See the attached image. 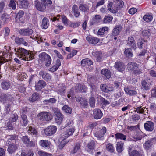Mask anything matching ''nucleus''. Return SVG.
<instances>
[{"instance_id":"obj_61","label":"nucleus","mask_w":156,"mask_h":156,"mask_svg":"<svg viewBox=\"0 0 156 156\" xmlns=\"http://www.w3.org/2000/svg\"><path fill=\"white\" fill-rule=\"evenodd\" d=\"M18 116L16 114H14L9 119V121L12 122H14L18 120Z\"/></svg>"},{"instance_id":"obj_24","label":"nucleus","mask_w":156,"mask_h":156,"mask_svg":"<svg viewBox=\"0 0 156 156\" xmlns=\"http://www.w3.org/2000/svg\"><path fill=\"white\" fill-rule=\"evenodd\" d=\"M153 138L145 142L144 146L146 149L149 150L153 144Z\"/></svg>"},{"instance_id":"obj_50","label":"nucleus","mask_w":156,"mask_h":156,"mask_svg":"<svg viewBox=\"0 0 156 156\" xmlns=\"http://www.w3.org/2000/svg\"><path fill=\"white\" fill-rule=\"evenodd\" d=\"M40 143L41 145L44 147H48L49 146V143L48 140H41Z\"/></svg>"},{"instance_id":"obj_16","label":"nucleus","mask_w":156,"mask_h":156,"mask_svg":"<svg viewBox=\"0 0 156 156\" xmlns=\"http://www.w3.org/2000/svg\"><path fill=\"white\" fill-rule=\"evenodd\" d=\"M94 118L96 119H100L103 116V113L99 109H95L94 110Z\"/></svg>"},{"instance_id":"obj_58","label":"nucleus","mask_w":156,"mask_h":156,"mask_svg":"<svg viewBox=\"0 0 156 156\" xmlns=\"http://www.w3.org/2000/svg\"><path fill=\"white\" fill-rule=\"evenodd\" d=\"M89 104L91 107L94 108L95 107V100L94 97H91L90 98Z\"/></svg>"},{"instance_id":"obj_14","label":"nucleus","mask_w":156,"mask_h":156,"mask_svg":"<svg viewBox=\"0 0 156 156\" xmlns=\"http://www.w3.org/2000/svg\"><path fill=\"white\" fill-rule=\"evenodd\" d=\"M75 129L74 128H70L62 134L61 137L62 138H67L69 136L72 135Z\"/></svg>"},{"instance_id":"obj_29","label":"nucleus","mask_w":156,"mask_h":156,"mask_svg":"<svg viewBox=\"0 0 156 156\" xmlns=\"http://www.w3.org/2000/svg\"><path fill=\"white\" fill-rule=\"evenodd\" d=\"M122 27L121 26H116L113 29L112 35L113 36H116L119 34L120 31L122 30Z\"/></svg>"},{"instance_id":"obj_44","label":"nucleus","mask_w":156,"mask_h":156,"mask_svg":"<svg viewBox=\"0 0 156 156\" xmlns=\"http://www.w3.org/2000/svg\"><path fill=\"white\" fill-rule=\"evenodd\" d=\"M113 19V17L111 16H105L103 20V22L105 23H109Z\"/></svg>"},{"instance_id":"obj_39","label":"nucleus","mask_w":156,"mask_h":156,"mask_svg":"<svg viewBox=\"0 0 156 156\" xmlns=\"http://www.w3.org/2000/svg\"><path fill=\"white\" fill-rule=\"evenodd\" d=\"M80 143H77L75 145L73 149L71 151V153L74 154L76 153L80 149Z\"/></svg>"},{"instance_id":"obj_56","label":"nucleus","mask_w":156,"mask_h":156,"mask_svg":"<svg viewBox=\"0 0 156 156\" xmlns=\"http://www.w3.org/2000/svg\"><path fill=\"white\" fill-rule=\"evenodd\" d=\"M80 104L81 106L87 108L88 105L87 99L85 98H82L81 101L80 102Z\"/></svg>"},{"instance_id":"obj_21","label":"nucleus","mask_w":156,"mask_h":156,"mask_svg":"<svg viewBox=\"0 0 156 156\" xmlns=\"http://www.w3.org/2000/svg\"><path fill=\"white\" fill-rule=\"evenodd\" d=\"M127 45L130 47L134 48L136 47V44L135 42V40L132 37H130L128 38Z\"/></svg>"},{"instance_id":"obj_47","label":"nucleus","mask_w":156,"mask_h":156,"mask_svg":"<svg viewBox=\"0 0 156 156\" xmlns=\"http://www.w3.org/2000/svg\"><path fill=\"white\" fill-rule=\"evenodd\" d=\"M106 149L108 151L111 153L114 152V147L112 144L109 143L106 146Z\"/></svg>"},{"instance_id":"obj_63","label":"nucleus","mask_w":156,"mask_h":156,"mask_svg":"<svg viewBox=\"0 0 156 156\" xmlns=\"http://www.w3.org/2000/svg\"><path fill=\"white\" fill-rule=\"evenodd\" d=\"M150 34V32L147 30H144L142 32L143 36L146 38H148Z\"/></svg>"},{"instance_id":"obj_33","label":"nucleus","mask_w":156,"mask_h":156,"mask_svg":"<svg viewBox=\"0 0 156 156\" xmlns=\"http://www.w3.org/2000/svg\"><path fill=\"white\" fill-rule=\"evenodd\" d=\"M101 73L105 76L108 79L111 76V73L110 71L107 69H103L101 71Z\"/></svg>"},{"instance_id":"obj_34","label":"nucleus","mask_w":156,"mask_h":156,"mask_svg":"<svg viewBox=\"0 0 156 156\" xmlns=\"http://www.w3.org/2000/svg\"><path fill=\"white\" fill-rule=\"evenodd\" d=\"M2 88L4 90H8L10 87V83L7 81H4L1 84Z\"/></svg>"},{"instance_id":"obj_37","label":"nucleus","mask_w":156,"mask_h":156,"mask_svg":"<svg viewBox=\"0 0 156 156\" xmlns=\"http://www.w3.org/2000/svg\"><path fill=\"white\" fill-rule=\"evenodd\" d=\"M39 98V94L37 93H34L32 95L31 97L29 98L30 101L33 102L37 100Z\"/></svg>"},{"instance_id":"obj_55","label":"nucleus","mask_w":156,"mask_h":156,"mask_svg":"<svg viewBox=\"0 0 156 156\" xmlns=\"http://www.w3.org/2000/svg\"><path fill=\"white\" fill-rule=\"evenodd\" d=\"M145 40L142 38L139 39L137 42V45L138 48L140 49H142L143 48L142 45L144 43Z\"/></svg>"},{"instance_id":"obj_35","label":"nucleus","mask_w":156,"mask_h":156,"mask_svg":"<svg viewBox=\"0 0 156 156\" xmlns=\"http://www.w3.org/2000/svg\"><path fill=\"white\" fill-rule=\"evenodd\" d=\"M124 90L126 94L130 95H133L137 94L136 91L131 90L128 87L125 88Z\"/></svg>"},{"instance_id":"obj_28","label":"nucleus","mask_w":156,"mask_h":156,"mask_svg":"<svg viewBox=\"0 0 156 156\" xmlns=\"http://www.w3.org/2000/svg\"><path fill=\"white\" fill-rule=\"evenodd\" d=\"M72 12H73L74 15L77 18L79 16L80 12L78 9V7L77 5H73Z\"/></svg>"},{"instance_id":"obj_11","label":"nucleus","mask_w":156,"mask_h":156,"mask_svg":"<svg viewBox=\"0 0 156 156\" xmlns=\"http://www.w3.org/2000/svg\"><path fill=\"white\" fill-rule=\"evenodd\" d=\"M34 4L36 9L38 10L41 12H44L45 11V7L42 2V0H41L40 1H35L34 2Z\"/></svg>"},{"instance_id":"obj_23","label":"nucleus","mask_w":156,"mask_h":156,"mask_svg":"<svg viewBox=\"0 0 156 156\" xmlns=\"http://www.w3.org/2000/svg\"><path fill=\"white\" fill-rule=\"evenodd\" d=\"M92 55L95 57L98 62H100L101 60V53L99 51H93Z\"/></svg>"},{"instance_id":"obj_7","label":"nucleus","mask_w":156,"mask_h":156,"mask_svg":"<svg viewBox=\"0 0 156 156\" xmlns=\"http://www.w3.org/2000/svg\"><path fill=\"white\" fill-rule=\"evenodd\" d=\"M138 67L137 64L134 62H129L127 65V69L129 70H134V73L136 74H140V71H138Z\"/></svg>"},{"instance_id":"obj_62","label":"nucleus","mask_w":156,"mask_h":156,"mask_svg":"<svg viewBox=\"0 0 156 156\" xmlns=\"http://www.w3.org/2000/svg\"><path fill=\"white\" fill-rule=\"evenodd\" d=\"M15 41L16 44H21L22 42L23 41V38H19L18 37H16L14 39Z\"/></svg>"},{"instance_id":"obj_40","label":"nucleus","mask_w":156,"mask_h":156,"mask_svg":"<svg viewBox=\"0 0 156 156\" xmlns=\"http://www.w3.org/2000/svg\"><path fill=\"white\" fill-rule=\"evenodd\" d=\"M108 28L107 27H105L101 28L98 30V34L99 35H102L104 34L105 32L108 31Z\"/></svg>"},{"instance_id":"obj_1","label":"nucleus","mask_w":156,"mask_h":156,"mask_svg":"<svg viewBox=\"0 0 156 156\" xmlns=\"http://www.w3.org/2000/svg\"><path fill=\"white\" fill-rule=\"evenodd\" d=\"M124 5L122 0H113V3L110 2L108 5V10L112 13H116L118 10L122 8Z\"/></svg>"},{"instance_id":"obj_6","label":"nucleus","mask_w":156,"mask_h":156,"mask_svg":"<svg viewBox=\"0 0 156 156\" xmlns=\"http://www.w3.org/2000/svg\"><path fill=\"white\" fill-rule=\"evenodd\" d=\"M14 50L16 52V54L20 58H23L28 53V51L22 48H18L16 51V48L14 49Z\"/></svg>"},{"instance_id":"obj_38","label":"nucleus","mask_w":156,"mask_h":156,"mask_svg":"<svg viewBox=\"0 0 156 156\" xmlns=\"http://www.w3.org/2000/svg\"><path fill=\"white\" fill-rule=\"evenodd\" d=\"M41 26L42 28L46 29L48 28V20L46 17H44L42 21Z\"/></svg>"},{"instance_id":"obj_15","label":"nucleus","mask_w":156,"mask_h":156,"mask_svg":"<svg viewBox=\"0 0 156 156\" xmlns=\"http://www.w3.org/2000/svg\"><path fill=\"white\" fill-rule=\"evenodd\" d=\"M46 85V83L43 80H40L35 85V87L37 91H40Z\"/></svg>"},{"instance_id":"obj_64","label":"nucleus","mask_w":156,"mask_h":156,"mask_svg":"<svg viewBox=\"0 0 156 156\" xmlns=\"http://www.w3.org/2000/svg\"><path fill=\"white\" fill-rule=\"evenodd\" d=\"M22 140L24 143L27 144L28 143L30 139L27 136H25L22 137Z\"/></svg>"},{"instance_id":"obj_60","label":"nucleus","mask_w":156,"mask_h":156,"mask_svg":"<svg viewBox=\"0 0 156 156\" xmlns=\"http://www.w3.org/2000/svg\"><path fill=\"white\" fill-rule=\"evenodd\" d=\"M63 139L61 141L59 146V148L60 149H62L64 146L66 145L67 142L66 141V138H63Z\"/></svg>"},{"instance_id":"obj_9","label":"nucleus","mask_w":156,"mask_h":156,"mask_svg":"<svg viewBox=\"0 0 156 156\" xmlns=\"http://www.w3.org/2000/svg\"><path fill=\"white\" fill-rule=\"evenodd\" d=\"M19 33L22 36H30L33 34V31L30 28L21 29L19 30Z\"/></svg>"},{"instance_id":"obj_19","label":"nucleus","mask_w":156,"mask_h":156,"mask_svg":"<svg viewBox=\"0 0 156 156\" xmlns=\"http://www.w3.org/2000/svg\"><path fill=\"white\" fill-rule=\"evenodd\" d=\"M86 39L88 41L89 43L92 44H96L99 41V39L96 37L87 36Z\"/></svg>"},{"instance_id":"obj_25","label":"nucleus","mask_w":156,"mask_h":156,"mask_svg":"<svg viewBox=\"0 0 156 156\" xmlns=\"http://www.w3.org/2000/svg\"><path fill=\"white\" fill-rule=\"evenodd\" d=\"M34 56V54L31 51H28V53L22 59L27 61L32 60L33 59Z\"/></svg>"},{"instance_id":"obj_45","label":"nucleus","mask_w":156,"mask_h":156,"mask_svg":"<svg viewBox=\"0 0 156 156\" xmlns=\"http://www.w3.org/2000/svg\"><path fill=\"white\" fill-rule=\"evenodd\" d=\"M24 14V12L22 10L20 11L17 14L16 18H15V19H16V21H18L17 20V19H18L19 21H22V18Z\"/></svg>"},{"instance_id":"obj_4","label":"nucleus","mask_w":156,"mask_h":156,"mask_svg":"<svg viewBox=\"0 0 156 156\" xmlns=\"http://www.w3.org/2000/svg\"><path fill=\"white\" fill-rule=\"evenodd\" d=\"M39 120L42 121H49L52 119V115L50 113L46 112H42L37 115Z\"/></svg>"},{"instance_id":"obj_54","label":"nucleus","mask_w":156,"mask_h":156,"mask_svg":"<svg viewBox=\"0 0 156 156\" xmlns=\"http://www.w3.org/2000/svg\"><path fill=\"white\" fill-rule=\"evenodd\" d=\"M20 4L23 7L27 8L29 4V3L27 0H20Z\"/></svg>"},{"instance_id":"obj_10","label":"nucleus","mask_w":156,"mask_h":156,"mask_svg":"<svg viewBox=\"0 0 156 156\" xmlns=\"http://www.w3.org/2000/svg\"><path fill=\"white\" fill-rule=\"evenodd\" d=\"M44 6H45V9L47 8L48 10L51 11L54 9L55 6L54 5H52V1L51 0H42Z\"/></svg>"},{"instance_id":"obj_46","label":"nucleus","mask_w":156,"mask_h":156,"mask_svg":"<svg viewBox=\"0 0 156 156\" xmlns=\"http://www.w3.org/2000/svg\"><path fill=\"white\" fill-rule=\"evenodd\" d=\"M62 109L65 112L67 113L71 114L72 112L71 108L68 105H64L62 108Z\"/></svg>"},{"instance_id":"obj_51","label":"nucleus","mask_w":156,"mask_h":156,"mask_svg":"<svg viewBox=\"0 0 156 156\" xmlns=\"http://www.w3.org/2000/svg\"><path fill=\"white\" fill-rule=\"evenodd\" d=\"M8 6L12 10H15L16 9V5L14 0H10Z\"/></svg>"},{"instance_id":"obj_49","label":"nucleus","mask_w":156,"mask_h":156,"mask_svg":"<svg viewBox=\"0 0 156 156\" xmlns=\"http://www.w3.org/2000/svg\"><path fill=\"white\" fill-rule=\"evenodd\" d=\"M131 51V48H127L125 50L124 53L126 56L132 57L133 56V54Z\"/></svg>"},{"instance_id":"obj_5","label":"nucleus","mask_w":156,"mask_h":156,"mask_svg":"<svg viewBox=\"0 0 156 156\" xmlns=\"http://www.w3.org/2000/svg\"><path fill=\"white\" fill-rule=\"evenodd\" d=\"M14 96L15 95L13 94H6L3 93L0 96V98L3 102L6 101H13L15 100Z\"/></svg>"},{"instance_id":"obj_42","label":"nucleus","mask_w":156,"mask_h":156,"mask_svg":"<svg viewBox=\"0 0 156 156\" xmlns=\"http://www.w3.org/2000/svg\"><path fill=\"white\" fill-rule=\"evenodd\" d=\"M116 139L125 140L126 139V136L122 133H118L115 135Z\"/></svg>"},{"instance_id":"obj_48","label":"nucleus","mask_w":156,"mask_h":156,"mask_svg":"<svg viewBox=\"0 0 156 156\" xmlns=\"http://www.w3.org/2000/svg\"><path fill=\"white\" fill-rule=\"evenodd\" d=\"M143 18L145 21L148 22L152 21L153 17L150 15H146L144 16Z\"/></svg>"},{"instance_id":"obj_27","label":"nucleus","mask_w":156,"mask_h":156,"mask_svg":"<svg viewBox=\"0 0 156 156\" xmlns=\"http://www.w3.org/2000/svg\"><path fill=\"white\" fill-rule=\"evenodd\" d=\"M106 129L105 127H103L99 131L95 133V136L97 137H102L106 133Z\"/></svg>"},{"instance_id":"obj_43","label":"nucleus","mask_w":156,"mask_h":156,"mask_svg":"<svg viewBox=\"0 0 156 156\" xmlns=\"http://www.w3.org/2000/svg\"><path fill=\"white\" fill-rule=\"evenodd\" d=\"M142 87L146 90H148L150 89V85L149 83H147L145 80H143L141 82Z\"/></svg>"},{"instance_id":"obj_53","label":"nucleus","mask_w":156,"mask_h":156,"mask_svg":"<svg viewBox=\"0 0 156 156\" xmlns=\"http://www.w3.org/2000/svg\"><path fill=\"white\" fill-rule=\"evenodd\" d=\"M59 89L58 90L57 92L58 94H61L64 93L66 89L65 86L62 85H59Z\"/></svg>"},{"instance_id":"obj_59","label":"nucleus","mask_w":156,"mask_h":156,"mask_svg":"<svg viewBox=\"0 0 156 156\" xmlns=\"http://www.w3.org/2000/svg\"><path fill=\"white\" fill-rule=\"evenodd\" d=\"M33 153L31 151H29L27 152L26 153L22 151L21 153V156H33Z\"/></svg>"},{"instance_id":"obj_12","label":"nucleus","mask_w":156,"mask_h":156,"mask_svg":"<svg viewBox=\"0 0 156 156\" xmlns=\"http://www.w3.org/2000/svg\"><path fill=\"white\" fill-rule=\"evenodd\" d=\"M100 88L102 91L105 92H108L113 90V88L110 85L101 84Z\"/></svg>"},{"instance_id":"obj_8","label":"nucleus","mask_w":156,"mask_h":156,"mask_svg":"<svg viewBox=\"0 0 156 156\" xmlns=\"http://www.w3.org/2000/svg\"><path fill=\"white\" fill-rule=\"evenodd\" d=\"M57 130L55 126H50L45 129V133L47 136H51L55 133Z\"/></svg>"},{"instance_id":"obj_17","label":"nucleus","mask_w":156,"mask_h":156,"mask_svg":"<svg viewBox=\"0 0 156 156\" xmlns=\"http://www.w3.org/2000/svg\"><path fill=\"white\" fill-rule=\"evenodd\" d=\"M114 66L119 71H123L125 69V65L121 62H116Z\"/></svg>"},{"instance_id":"obj_2","label":"nucleus","mask_w":156,"mask_h":156,"mask_svg":"<svg viewBox=\"0 0 156 156\" xmlns=\"http://www.w3.org/2000/svg\"><path fill=\"white\" fill-rule=\"evenodd\" d=\"M55 114V122L58 125L61 124L64 118L63 115L61 113L59 109L54 108L52 109Z\"/></svg>"},{"instance_id":"obj_52","label":"nucleus","mask_w":156,"mask_h":156,"mask_svg":"<svg viewBox=\"0 0 156 156\" xmlns=\"http://www.w3.org/2000/svg\"><path fill=\"white\" fill-rule=\"evenodd\" d=\"M134 109H136L135 111L137 113L142 114L144 112V108H142V106H135L134 107Z\"/></svg>"},{"instance_id":"obj_13","label":"nucleus","mask_w":156,"mask_h":156,"mask_svg":"<svg viewBox=\"0 0 156 156\" xmlns=\"http://www.w3.org/2000/svg\"><path fill=\"white\" fill-rule=\"evenodd\" d=\"M144 127L145 129L147 131H152L154 128V125L153 123L151 121H148L144 124Z\"/></svg>"},{"instance_id":"obj_20","label":"nucleus","mask_w":156,"mask_h":156,"mask_svg":"<svg viewBox=\"0 0 156 156\" xmlns=\"http://www.w3.org/2000/svg\"><path fill=\"white\" fill-rule=\"evenodd\" d=\"M81 63L83 66L87 67L92 65L93 62L89 58H86L83 59L81 61Z\"/></svg>"},{"instance_id":"obj_31","label":"nucleus","mask_w":156,"mask_h":156,"mask_svg":"<svg viewBox=\"0 0 156 156\" xmlns=\"http://www.w3.org/2000/svg\"><path fill=\"white\" fill-rule=\"evenodd\" d=\"M116 150L119 153H121L123 150V143L120 141L118 142L116 144Z\"/></svg>"},{"instance_id":"obj_41","label":"nucleus","mask_w":156,"mask_h":156,"mask_svg":"<svg viewBox=\"0 0 156 156\" xmlns=\"http://www.w3.org/2000/svg\"><path fill=\"white\" fill-rule=\"evenodd\" d=\"M1 18L2 20L4 22V23H6L8 22L10 20L9 16L5 13L2 14Z\"/></svg>"},{"instance_id":"obj_26","label":"nucleus","mask_w":156,"mask_h":156,"mask_svg":"<svg viewBox=\"0 0 156 156\" xmlns=\"http://www.w3.org/2000/svg\"><path fill=\"white\" fill-rule=\"evenodd\" d=\"M40 75L42 76V78L45 80H49L51 79L50 74L44 71H41L39 73Z\"/></svg>"},{"instance_id":"obj_36","label":"nucleus","mask_w":156,"mask_h":156,"mask_svg":"<svg viewBox=\"0 0 156 156\" xmlns=\"http://www.w3.org/2000/svg\"><path fill=\"white\" fill-rule=\"evenodd\" d=\"M128 152L130 156H142L141 154L138 151L136 150L131 151V149H130Z\"/></svg>"},{"instance_id":"obj_18","label":"nucleus","mask_w":156,"mask_h":156,"mask_svg":"<svg viewBox=\"0 0 156 156\" xmlns=\"http://www.w3.org/2000/svg\"><path fill=\"white\" fill-rule=\"evenodd\" d=\"M79 7L81 11L85 13H88L89 11L90 6L89 5L81 4L79 5Z\"/></svg>"},{"instance_id":"obj_57","label":"nucleus","mask_w":156,"mask_h":156,"mask_svg":"<svg viewBox=\"0 0 156 156\" xmlns=\"http://www.w3.org/2000/svg\"><path fill=\"white\" fill-rule=\"evenodd\" d=\"M28 131L29 133L33 135H35L36 136L37 135L36 130L34 128H33L31 126H30L29 127Z\"/></svg>"},{"instance_id":"obj_32","label":"nucleus","mask_w":156,"mask_h":156,"mask_svg":"<svg viewBox=\"0 0 156 156\" xmlns=\"http://www.w3.org/2000/svg\"><path fill=\"white\" fill-rule=\"evenodd\" d=\"M21 118L22 119L21 122L22 124V126H26L28 122L27 116L25 114H22Z\"/></svg>"},{"instance_id":"obj_30","label":"nucleus","mask_w":156,"mask_h":156,"mask_svg":"<svg viewBox=\"0 0 156 156\" xmlns=\"http://www.w3.org/2000/svg\"><path fill=\"white\" fill-rule=\"evenodd\" d=\"M95 143L93 141H92L89 143L87 144V151L89 152L93 151L95 149Z\"/></svg>"},{"instance_id":"obj_3","label":"nucleus","mask_w":156,"mask_h":156,"mask_svg":"<svg viewBox=\"0 0 156 156\" xmlns=\"http://www.w3.org/2000/svg\"><path fill=\"white\" fill-rule=\"evenodd\" d=\"M39 59L41 61H44L45 66L49 67L51 64V59L50 56L45 52H42L39 55Z\"/></svg>"},{"instance_id":"obj_22","label":"nucleus","mask_w":156,"mask_h":156,"mask_svg":"<svg viewBox=\"0 0 156 156\" xmlns=\"http://www.w3.org/2000/svg\"><path fill=\"white\" fill-rule=\"evenodd\" d=\"M17 149V146L13 142L10 144L8 146V151L10 153L12 154Z\"/></svg>"}]
</instances>
